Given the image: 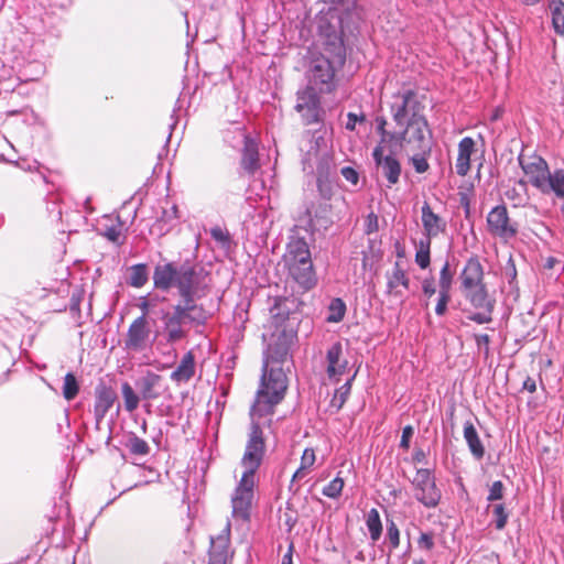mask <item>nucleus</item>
<instances>
[{"mask_svg": "<svg viewBox=\"0 0 564 564\" xmlns=\"http://www.w3.org/2000/svg\"><path fill=\"white\" fill-rule=\"evenodd\" d=\"M229 557V528L227 534L212 539L208 564H226Z\"/></svg>", "mask_w": 564, "mask_h": 564, "instance_id": "24", "label": "nucleus"}, {"mask_svg": "<svg viewBox=\"0 0 564 564\" xmlns=\"http://www.w3.org/2000/svg\"><path fill=\"white\" fill-rule=\"evenodd\" d=\"M121 393L124 401V408L128 412L134 411L138 405L140 398L137 395L129 382H123L121 386Z\"/></svg>", "mask_w": 564, "mask_h": 564, "instance_id": "36", "label": "nucleus"}, {"mask_svg": "<svg viewBox=\"0 0 564 564\" xmlns=\"http://www.w3.org/2000/svg\"><path fill=\"white\" fill-rule=\"evenodd\" d=\"M379 230V218L378 216L371 212L368 214L365 220V234L371 235Z\"/></svg>", "mask_w": 564, "mask_h": 564, "instance_id": "47", "label": "nucleus"}, {"mask_svg": "<svg viewBox=\"0 0 564 564\" xmlns=\"http://www.w3.org/2000/svg\"><path fill=\"white\" fill-rule=\"evenodd\" d=\"M289 278L302 292L310 291L317 283L311 251L305 238H292L283 257Z\"/></svg>", "mask_w": 564, "mask_h": 564, "instance_id": "4", "label": "nucleus"}, {"mask_svg": "<svg viewBox=\"0 0 564 564\" xmlns=\"http://www.w3.org/2000/svg\"><path fill=\"white\" fill-rule=\"evenodd\" d=\"M254 479L241 477L231 498L232 514L243 521L249 520L253 499Z\"/></svg>", "mask_w": 564, "mask_h": 564, "instance_id": "13", "label": "nucleus"}, {"mask_svg": "<svg viewBox=\"0 0 564 564\" xmlns=\"http://www.w3.org/2000/svg\"><path fill=\"white\" fill-rule=\"evenodd\" d=\"M494 516H495V527L497 530H502L508 521V512L505 509L502 503H498L494 506Z\"/></svg>", "mask_w": 564, "mask_h": 564, "instance_id": "42", "label": "nucleus"}, {"mask_svg": "<svg viewBox=\"0 0 564 564\" xmlns=\"http://www.w3.org/2000/svg\"><path fill=\"white\" fill-rule=\"evenodd\" d=\"M464 437L474 457L481 459L485 455V448L474 424L470 421H467L464 424Z\"/></svg>", "mask_w": 564, "mask_h": 564, "instance_id": "26", "label": "nucleus"}, {"mask_svg": "<svg viewBox=\"0 0 564 564\" xmlns=\"http://www.w3.org/2000/svg\"><path fill=\"white\" fill-rule=\"evenodd\" d=\"M505 274H506V278L508 279L509 284H512L516 281L517 269H516V264H514V261L512 260V258H510L507 262V265L505 268Z\"/></svg>", "mask_w": 564, "mask_h": 564, "instance_id": "53", "label": "nucleus"}, {"mask_svg": "<svg viewBox=\"0 0 564 564\" xmlns=\"http://www.w3.org/2000/svg\"><path fill=\"white\" fill-rule=\"evenodd\" d=\"M345 481L340 476H336L328 485L323 488V495L325 497L337 499L343 491Z\"/></svg>", "mask_w": 564, "mask_h": 564, "instance_id": "40", "label": "nucleus"}, {"mask_svg": "<svg viewBox=\"0 0 564 564\" xmlns=\"http://www.w3.org/2000/svg\"><path fill=\"white\" fill-rule=\"evenodd\" d=\"M356 375H357V371H355L352 375H350L346 379L345 383L335 391V393L329 402V410L332 412L337 413L344 406L345 402L347 401V399L350 394L351 383L355 380Z\"/></svg>", "mask_w": 564, "mask_h": 564, "instance_id": "27", "label": "nucleus"}, {"mask_svg": "<svg viewBox=\"0 0 564 564\" xmlns=\"http://www.w3.org/2000/svg\"><path fill=\"white\" fill-rule=\"evenodd\" d=\"M317 187L323 198L329 199L332 196L330 186L322 178L317 180Z\"/></svg>", "mask_w": 564, "mask_h": 564, "instance_id": "57", "label": "nucleus"}, {"mask_svg": "<svg viewBox=\"0 0 564 564\" xmlns=\"http://www.w3.org/2000/svg\"><path fill=\"white\" fill-rule=\"evenodd\" d=\"M421 213L424 239L432 240V238L445 232L446 221L432 210L427 202L423 203Z\"/></svg>", "mask_w": 564, "mask_h": 564, "instance_id": "20", "label": "nucleus"}, {"mask_svg": "<svg viewBox=\"0 0 564 564\" xmlns=\"http://www.w3.org/2000/svg\"><path fill=\"white\" fill-rule=\"evenodd\" d=\"M372 158L381 174L387 178L389 186L399 182L401 164L393 155L383 154V145L378 144L372 151Z\"/></svg>", "mask_w": 564, "mask_h": 564, "instance_id": "16", "label": "nucleus"}, {"mask_svg": "<svg viewBox=\"0 0 564 564\" xmlns=\"http://www.w3.org/2000/svg\"><path fill=\"white\" fill-rule=\"evenodd\" d=\"M153 285L167 292L176 290L180 301L172 312L162 315L167 343H177L187 336L185 325L203 326L209 318L208 311L199 301L210 292L209 273L194 259L158 264L153 272Z\"/></svg>", "mask_w": 564, "mask_h": 564, "instance_id": "1", "label": "nucleus"}, {"mask_svg": "<svg viewBox=\"0 0 564 564\" xmlns=\"http://www.w3.org/2000/svg\"><path fill=\"white\" fill-rule=\"evenodd\" d=\"M366 525L370 534L372 542H377L382 534V522L380 519L379 511L372 508L366 516Z\"/></svg>", "mask_w": 564, "mask_h": 564, "instance_id": "31", "label": "nucleus"}, {"mask_svg": "<svg viewBox=\"0 0 564 564\" xmlns=\"http://www.w3.org/2000/svg\"><path fill=\"white\" fill-rule=\"evenodd\" d=\"M454 281V272L451 270V265L448 261H445L441 271L438 279V291L451 293Z\"/></svg>", "mask_w": 564, "mask_h": 564, "instance_id": "37", "label": "nucleus"}, {"mask_svg": "<svg viewBox=\"0 0 564 564\" xmlns=\"http://www.w3.org/2000/svg\"><path fill=\"white\" fill-rule=\"evenodd\" d=\"M362 121H365V116L364 115L357 116L354 112H348V115H347V122H346V129L349 130V131H354L356 129V123L357 122H362Z\"/></svg>", "mask_w": 564, "mask_h": 564, "instance_id": "54", "label": "nucleus"}, {"mask_svg": "<svg viewBox=\"0 0 564 564\" xmlns=\"http://www.w3.org/2000/svg\"><path fill=\"white\" fill-rule=\"evenodd\" d=\"M503 497V484L500 480L494 481L490 489L489 495L487 497L488 501L500 500Z\"/></svg>", "mask_w": 564, "mask_h": 564, "instance_id": "48", "label": "nucleus"}, {"mask_svg": "<svg viewBox=\"0 0 564 564\" xmlns=\"http://www.w3.org/2000/svg\"><path fill=\"white\" fill-rule=\"evenodd\" d=\"M387 279V294L400 297L403 295V290H409L410 278L406 270L402 267L400 261H395L391 271L386 273Z\"/></svg>", "mask_w": 564, "mask_h": 564, "instance_id": "21", "label": "nucleus"}, {"mask_svg": "<svg viewBox=\"0 0 564 564\" xmlns=\"http://www.w3.org/2000/svg\"><path fill=\"white\" fill-rule=\"evenodd\" d=\"M412 155L410 156V162L414 169V171L419 174H423L429 171L430 164L427 159L432 153V145H429V151L424 149H414L411 150Z\"/></svg>", "mask_w": 564, "mask_h": 564, "instance_id": "29", "label": "nucleus"}, {"mask_svg": "<svg viewBox=\"0 0 564 564\" xmlns=\"http://www.w3.org/2000/svg\"><path fill=\"white\" fill-rule=\"evenodd\" d=\"M318 30L323 40V54L336 56L338 64H345L346 47L344 44L341 31L338 28L332 25L328 21H321L318 24Z\"/></svg>", "mask_w": 564, "mask_h": 564, "instance_id": "11", "label": "nucleus"}, {"mask_svg": "<svg viewBox=\"0 0 564 564\" xmlns=\"http://www.w3.org/2000/svg\"><path fill=\"white\" fill-rule=\"evenodd\" d=\"M79 392V383L73 372H67L64 377L63 397L67 401L74 400Z\"/></svg>", "mask_w": 564, "mask_h": 564, "instance_id": "34", "label": "nucleus"}, {"mask_svg": "<svg viewBox=\"0 0 564 564\" xmlns=\"http://www.w3.org/2000/svg\"><path fill=\"white\" fill-rule=\"evenodd\" d=\"M292 552H293V544H290L288 552L283 555L282 564H293Z\"/></svg>", "mask_w": 564, "mask_h": 564, "instance_id": "60", "label": "nucleus"}, {"mask_svg": "<svg viewBox=\"0 0 564 564\" xmlns=\"http://www.w3.org/2000/svg\"><path fill=\"white\" fill-rule=\"evenodd\" d=\"M161 376L154 372H147L137 383L143 400H154L160 397L159 386Z\"/></svg>", "mask_w": 564, "mask_h": 564, "instance_id": "25", "label": "nucleus"}, {"mask_svg": "<svg viewBox=\"0 0 564 564\" xmlns=\"http://www.w3.org/2000/svg\"><path fill=\"white\" fill-rule=\"evenodd\" d=\"M344 64L337 63L336 56L319 54L313 56L307 68L308 85L316 87L321 94H329L336 88V72Z\"/></svg>", "mask_w": 564, "mask_h": 564, "instance_id": "6", "label": "nucleus"}, {"mask_svg": "<svg viewBox=\"0 0 564 564\" xmlns=\"http://www.w3.org/2000/svg\"><path fill=\"white\" fill-rule=\"evenodd\" d=\"M69 308L73 312H75V311L78 312L79 311V297H76L75 294H73V296L70 299Z\"/></svg>", "mask_w": 564, "mask_h": 564, "instance_id": "61", "label": "nucleus"}, {"mask_svg": "<svg viewBox=\"0 0 564 564\" xmlns=\"http://www.w3.org/2000/svg\"><path fill=\"white\" fill-rule=\"evenodd\" d=\"M318 89L307 85L296 94L295 110L301 115L303 123L310 126L323 121V110L318 97Z\"/></svg>", "mask_w": 564, "mask_h": 564, "instance_id": "9", "label": "nucleus"}, {"mask_svg": "<svg viewBox=\"0 0 564 564\" xmlns=\"http://www.w3.org/2000/svg\"><path fill=\"white\" fill-rule=\"evenodd\" d=\"M286 389L288 378L281 367H262L257 404L253 409L260 415L272 413L273 408L283 400Z\"/></svg>", "mask_w": 564, "mask_h": 564, "instance_id": "5", "label": "nucleus"}, {"mask_svg": "<svg viewBox=\"0 0 564 564\" xmlns=\"http://www.w3.org/2000/svg\"><path fill=\"white\" fill-rule=\"evenodd\" d=\"M196 373L195 355L192 350L185 352L176 368L171 372L170 379L176 383H187Z\"/></svg>", "mask_w": 564, "mask_h": 564, "instance_id": "22", "label": "nucleus"}, {"mask_svg": "<svg viewBox=\"0 0 564 564\" xmlns=\"http://www.w3.org/2000/svg\"><path fill=\"white\" fill-rule=\"evenodd\" d=\"M415 499L426 508H435L438 506L442 492L436 486L433 471L427 468L416 470L412 480Z\"/></svg>", "mask_w": 564, "mask_h": 564, "instance_id": "8", "label": "nucleus"}, {"mask_svg": "<svg viewBox=\"0 0 564 564\" xmlns=\"http://www.w3.org/2000/svg\"><path fill=\"white\" fill-rule=\"evenodd\" d=\"M128 284L133 288H142L149 280L148 265L144 263H138L132 265L130 269Z\"/></svg>", "mask_w": 564, "mask_h": 564, "instance_id": "32", "label": "nucleus"}, {"mask_svg": "<svg viewBox=\"0 0 564 564\" xmlns=\"http://www.w3.org/2000/svg\"><path fill=\"white\" fill-rule=\"evenodd\" d=\"M212 238L219 242L221 246H228L230 243V237L227 230H224L219 226H215L210 229Z\"/></svg>", "mask_w": 564, "mask_h": 564, "instance_id": "46", "label": "nucleus"}, {"mask_svg": "<svg viewBox=\"0 0 564 564\" xmlns=\"http://www.w3.org/2000/svg\"><path fill=\"white\" fill-rule=\"evenodd\" d=\"M292 339V335L283 332L273 343L269 344L263 352V368L283 364L289 357Z\"/></svg>", "mask_w": 564, "mask_h": 564, "instance_id": "15", "label": "nucleus"}, {"mask_svg": "<svg viewBox=\"0 0 564 564\" xmlns=\"http://www.w3.org/2000/svg\"><path fill=\"white\" fill-rule=\"evenodd\" d=\"M425 458V454L422 449H417L414 455H413V459L417 463H421L423 462V459Z\"/></svg>", "mask_w": 564, "mask_h": 564, "instance_id": "63", "label": "nucleus"}, {"mask_svg": "<svg viewBox=\"0 0 564 564\" xmlns=\"http://www.w3.org/2000/svg\"><path fill=\"white\" fill-rule=\"evenodd\" d=\"M552 14V25L556 34L564 35V2L552 0L549 4Z\"/></svg>", "mask_w": 564, "mask_h": 564, "instance_id": "30", "label": "nucleus"}, {"mask_svg": "<svg viewBox=\"0 0 564 564\" xmlns=\"http://www.w3.org/2000/svg\"><path fill=\"white\" fill-rule=\"evenodd\" d=\"M393 99L390 112L399 130L392 132L391 139L408 151L414 149L429 151L433 132L424 115L425 107L419 100L416 93L406 89L394 94Z\"/></svg>", "mask_w": 564, "mask_h": 564, "instance_id": "2", "label": "nucleus"}, {"mask_svg": "<svg viewBox=\"0 0 564 564\" xmlns=\"http://www.w3.org/2000/svg\"><path fill=\"white\" fill-rule=\"evenodd\" d=\"M475 340L479 349L484 347L485 355L489 354L490 337L487 334L475 335Z\"/></svg>", "mask_w": 564, "mask_h": 564, "instance_id": "55", "label": "nucleus"}, {"mask_svg": "<svg viewBox=\"0 0 564 564\" xmlns=\"http://www.w3.org/2000/svg\"><path fill=\"white\" fill-rule=\"evenodd\" d=\"M150 337L151 328L149 326L148 318L139 316L128 328L124 338V349L131 352H141L150 346Z\"/></svg>", "mask_w": 564, "mask_h": 564, "instance_id": "12", "label": "nucleus"}, {"mask_svg": "<svg viewBox=\"0 0 564 564\" xmlns=\"http://www.w3.org/2000/svg\"><path fill=\"white\" fill-rule=\"evenodd\" d=\"M523 389L529 391V392H535L536 390V383H535V380L531 377H528L524 381H523Z\"/></svg>", "mask_w": 564, "mask_h": 564, "instance_id": "59", "label": "nucleus"}, {"mask_svg": "<svg viewBox=\"0 0 564 564\" xmlns=\"http://www.w3.org/2000/svg\"><path fill=\"white\" fill-rule=\"evenodd\" d=\"M386 539L389 543L390 551H393L400 546V530L397 523L391 519H387Z\"/></svg>", "mask_w": 564, "mask_h": 564, "instance_id": "39", "label": "nucleus"}, {"mask_svg": "<svg viewBox=\"0 0 564 564\" xmlns=\"http://www.w3.org/2000/svg\"><path fill=\"white\" fill-rule=\"evenodd\" d=\"M543 194L554 193L557 197H564V170H555L549 174L545 185L541 188Z\"/></svg>", "mask_w": 564, "mask_h": 564, "instance_id": "28", "label": "nucleus"}, {"mask_svg": "<svg viewBox=\"0 0 564 564\" xmlns=\"http://www.w3.org/2000/svg\"><path fill=\"white\" fill-rule=\"evenodd\" d=\"M417 546L424 551H431L435 546L433 532H421L417 539Z\"/></svg>", "mask_w": 564, "mask_h": 564, "instance_id": "45", "label": "nucleus"}, {"mask_svg": "<svg viewBox=\"0 0 564 564\" xmlns=\"http://www.w3.org/2000/svg\"><path fill=\"white\" fill-rule=\"evenodd\" d=\"M422 292L427 299L432 297L436 293V288L434 285L433 278H427L423 280Z\"/></svg>", "mask_w": 564, "mask_h": 564, "instance_id": "52", "label": "nucleus"}, {"mask_svg": "<svg viewBox=\"0 0 564 564\" xmlns=\"http://www.w3.org/2000/svg\"><path fill=\"white\" fill-rule=\"evenodd\" d=\"M332 220L327 216H318L317 214L311 219V224L314 227H322L327 229L332 225Z\"/></svg>", "mask_w": 564, "mask_h": 564, "instance_id": "56", "label": "nucleus"}, {"mask_svg": "<svg viewBox=\"0 0 564 564\" xmlns=\"http://www.w3.org/2000/svg\"><path fill=\"white\" fill-rule=\"evenodd\" d=\"M139 306L142 310V315L141 316H144L147 318V315L149 313V303H148V301H145V300L142 301Z\"/></svg>", "mask_w": 564, "mask_h": 564, "instance_id": "64", "label": "nucleus"}, {"mask_svg": "<svg viewBox=\"0 0 564 564\" xmlns=\"http://www.w3.org/2000/svg\"><path fill=\"white\" fill-rule=\"evenodd\" d=\"M307 470L308 469H302V466H300L293 475V480L304 478Z\"/></svg>", "mask_w": 564, "mask_h": 564, "instance_id": "62", "label": "nucleus"}, {"mask_svg": "<svg viewBox=\"0 0 564 564\" xmlns=\"http://www.w3.org/2000/svg\"><path fill=\"white\" fill-rule=\"evenodd\" d=\"M387 124H388V122H387V119L384 117H377L376 118L377 131L381 135L380 142H379V144H381V145H383V143H386V142L394 141V139H391L392 132L388 131L386 129Z\"/></svg>", "mask_w": 564, "mask_h": 564, "instance_id": "43", "label": "nucleus"}, {"mask_svg": "<svg viewBox=\"0 0 564 564\" xmlns=\"http://www.w3.org/2000/svg\"><path fill=\"white\" fill-rule=\"evenodd\" d=\"M326 372L330 380L338 382L345 373L349 372L348 360L343 358V346L339 341L333 344L326 354Z\"/></svg>", "mask_w": 564, "mask_h": 564, "instance_id": "18", "label": "nucleus"}, {"mask_svg": "<svg viewBox=\"0 0 564 564\" xmlns=\"http://www.w3.org/2000/svg\"><path fill=\"white\" fill-rule=\"evenodd\" d=\"M451 293L438 291L437 303L435 306V314L437 316H444L446 314L447 305L451 302Z\"/></svg>", "mask_w": 564, "mask_h": 564, "instance_id": "44", "label": "nucleus"}, {"mask_svg": "<svg viewBox=\"0 0 564 564\" xmlns=\"http://www.w3.org/2000/svg\"><path fill=\"white\" fill-rule=\"evenodd\" d=\"M340 174L343 175V177L347 182L351 183L352 185H357L358 184L359 173L354 167H351V166H344L340 170Z\"/></svg>", "mask_w": 564, "mask_h": 564, "instance_id": "50", "label": "nucleus"}, {"mask_svg": "<svg viewBox=\"0 0 564 564\" xmlns=\"http://www.w3.org/2000/svg\"><path fill=\"white\" fill-rule=\"evenodd\" d=\"M105 236L112 242H117L121 236L120 229L117 227H110L106 230Z\"/></svg>", "mask_w": 564, "mask_h": 564, "instance_id": "58", "label": "nucleus"}, {"mask_svg": "<svg viewBox=\"0 0 564 564\" xmlns=\"http://www.w3.org/2000/svg\"><path fill=\"white\" fill-rule=\"evenodd\" d=\"M488 231L501 239L514 238L518 234V224L509 217L505 205L495 206L487 215Z\"/></svg>", "mask_w": 564, "mask_h": 564, "instance_id": "10", "label": "nucleus"}, {"mask_svg": "<svg viewBox=\"0 0 564 564\" xmlns=\"http://www.w3.org/2000/svg\"><path fill=\"white\" fill-rule=\"evenodd\" d=\"M485 276V265L477 254L467 258L458 276L459 290L464 299L471 307L478 310L468 316L477 324L490 323L496 305V299L490 294Z\"/></svg>", "mask_w": 564, "mask_h": 564, "instance_id": "3", "label": "nucleus"}, {"mask_svg": "<svg viewBox=\"0 0 564 564\" xmlns=\"http://www.w3.org/2000/svg\"><path fill=\"white\" fill-rule=\"evenodd\" d=\"M117 392L105 382H99L95 388L94 416L98 426L117 400Z\"/></svg>", "mask_w": 564, "mask_h": 564, "instance_id": "17", "label": "nucleus"}, {"mask_svg": "<svg viewBox=\"0 0 564 564\" xmlns=\"http://www.w3.org/2000/svg\"><path fill=\"white\" fill-rule=\"evenodd\" d=\"M330 314L327 317L328 322L338 323L340 322L346 313V305L341 299H334L329 305Z\"/></svg>", "mask_w": 564, "mask_h": 564, "instance_id": "41", "label": "nucleus"}, {"mask_svg": "<svg viewBox=\"0 0 564 564\" xmlns=\"http://www.w3.org/2000/svg\"><path fill=\"white\" fill-rule=\"evenodd\" d=\"M431 242L432 240L422 238L416 245L415 262L421 269L430 267Z\"/></svg>", "mask_w": 564, "mask_h": 564, "instance_id": "33", "label": "nucleus"}, {"mask_svg": "<svg viewBox=\"0 0 564 564\" xmlns=\"http://www.w3.org/2000/svg\"><path fill=\"white\" fill-rule=\"evenodd\" d=\"M243 148L241 150V167L249 175H254L259 170V145L256 139L241 131Z\"/></svg>", "mask_w": 564, "mask_h": 564, "instance_id": "19", "label": "nucleus"}, {"mask_svg": "<svg viewBox=\"0 0 564 564\" xmlns=\"http://www.w3.org/2000/svg\"><path fill=\"white\" fill-rule=\"evenodd\" d=\"M316 456L313 448H305L301 457L302 469H310L315 463Z\"/></svg>", "mask_w": 564, "mask_h": 564, "instance_id": "49", "label": "nucleus"}, {"mask_svg": "<svg viewBox=\"0 0 564 564\" xmlns=\"http://www.w3.org/2000/svg\"><path fill=\"white\" fill-rule=\"evenodd\" d=\"M475 150V141L470 137L463 138L458 143V154L455 163L457 175L466 176L470 170V156Z\"/></svg>", "mask_w": 564, "mask_h": 564, "instance_id": "23", "label": "nucleus"}, {"mask_svg": "<svg viewBox=\"0 0 564 564\" xmlns=\"http://www.w3.org/2000/svg\"><path fill=\"white\" fill-rule=\"evenodd\" d=\"M413 427L411 425H406L402 430L401 441H400V447L404 449H409L410 447V440L413 436Z\"/></svg>", "mask_w": 564, "mask_h": 564, "instance_id": "51", "label": "nucleus"}, {"mask_svg": "<svg viewBox=\"0 0 564 564\" xmlns=\"http://www.w3.org/2000/svg\"><path fill=\"white\" fill-rule=\"evenodd\" d=\"M288 302L289 300L285 297L274 299V304L271 306L270 313L272 317L275 319L276 324L284 322L288 318L290 314V308L286 307Z\"/></svg>", "mask_w": 564, "mask_h": 564, "instance_id": "35", "label": "nucleus"}, {"mask_svg": "<svg viewBox=\"0 0 564 564\" xmlns=\"http://www.w3.org/2000/svg\"><path fill=\"white\" fill-rule=\"evenodd\" d=\"M127 447L129 452L133 455L144 456L148 455L150 452L148 443L134 434H132L128 438Z\"/></svg>", "mask_w": 564, "mask_h": 564, "instance_id": "38", "label": "nucleus"}, {"mask_svg": "<svg viewBox=\"0 0 564 564\" xmlns=\"http://www.w3.org/2000/svg\"><path fill=\"white\" fill-rule=\"evenodd\" d=\"M518 160L522 171L529 177V182L541 191L550 174L546 161L538 155L524 158L522 154L519 155Z\"/></svg>", "mask_w": 564, "mask_h": 564, "instance_id": "14", "label": "nucleus"}, {"mask_svg": "<svg viewBox=\"0 0 564 564\" xmlns=\"http://www.w3.org/2000/svg\"><path fill=\"white\" fill-rule=\"evenodd\" d=\"M265 454L263 431L259 423L252 422L248 434V441L240 464L243 467L241 477L253 478L262 464Z\"/></svg>", "mask_w": 564, "mask_h": 564, "instance_id": "7", "label": "nucleus"}]
</instances>
